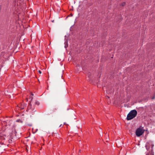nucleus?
<instances>
[{"instance_id":"39448f33","label":"nucleus","mask_w":155,"mask_h":155,"mask_svg":"<svg viewBox=\"0 0 155 155\" xmlns=\"http://www.w3.org/2000/svg\"><path fill=\"white\" fill-rule=\"evenodd\" d=\"M35 104L37 105H38L39 104V103L38 101L36 100Z\"/></svg>"},{"instance_id":"aec40b11","label":"nucleus","mask_w":155,"mask_h":155,"mask_svg":"<svg viewBox=\"0 0 155 155\" xmlns=\"http://www.w3.org/2000/svg\"><path fill=\"white\" fill-rule=\"evenodd\" d=\"M14 1H15V0H14Z\"/></svg>"},{"instance_id":"9b49d317","label":"nucleus","mask_w":155,"mask_h":155,"mask_svg":"<svg viewBox=\"0 0 155 155\" xmlns=\"http://www.w3.org/2000/svg\"><path fill=\"white\" fill-rule=\"evenodd\" d=\"M38 72H39V73H40V74H41V71H40V70H39V71H38Z\"/></svg>"},{"instance_id":"423d86ee","label":"nucleus","mask_w":155,"mask_h":155,"mask_svg":"<svg viewBox=\"0 0 155 155\" xmlns=\"http://www.w3.org/2000/svg\"><path fill=\"white\" fill-rule=\"evenodd\" d=\"M125 5V2H124L122 3L121 5L120 6H124Z\"/></svg>"},{"instance_id":"a211bd4d","label":"nucleus","mask_w":155,"mask_h":155,"mask_svg":"<svg viewBox=\"0 0 155 155\" xmlns=\"http://www.w3.org/2000/svg\"><path fill=\"white\" fill-rule=\"evenodd\" d=\"M81 151V150H79V152H80Z\"/></svg>"},{"instance_id":"20e7f679","label":"nucleus","mask_w":155,"mask_h":155,"mask_svg":"<svg viewBox=\"0 0 155 155\" xmlns=\"http://www.w3.org/2000/svg\"><path fill=\"white\" fill-rule=\"evenodd\" d=\"M146 147L147 150H149L150 149V145L149 144H147L146 145Z\"/></svg>"},{"instance_id":"0eeeda50","label":"nucleus","mask_w":155,"mask_h":155,"mask_svg":"<svg viewBox=\"0 0 155 155\" xmlns=\"http://www.w3.org/2000/svg\"><path fill=\"white\" fill-rule=\"evenodd\" d=\"M24 108H25L24 105H21V106L20 107V108L21 109H23Z\"/></svg>"},{"instance_id":"f257e3e1","label":"nucleus","mask_w":155,"mask_h":155,"mask_svg":"<svg viewBox=\"0 0 155 155\" xmlns=\"http://www.w3.org/2000/svg\"><path fill=\"white\" fill-rule=\"evenodd\" d=\"M137 114V112L136 110H131L127 115V120H130L133 119L136 116Z\"/></svg>"},{"instance_id":"ddd939ff","label":"nucleus","mask_w":155,"mask_h":155,"mask_svg":"<svg viewBox=\"0 0 155 155\" xmlns=\"http://www.w3.org/2000/svg\"><path fill=\"white\" fill-rule=\"evenodd\" d=\"M62 126V124H61L60 126L59 127H61Z\"/></svg>"},{"instance_id":"f8f14e48","label":"nucleus","mask_w":155,"mask_h":155,"mask_svg":"<svg viewBox=\"0 0 155 155\" xmlns=\"http://www.w3.org/2000/svg\"><path fill=\"white\" fill-rule=\"evenodd\" d=\"M33 95H34V94H32V93L31 94V96H33Z\"/></svg>"},{"instance_id":"dca6fc26","label":"nucleus","mask_w":155,"mask_h":155,"mask_svg":"<svg viewBox=\"0 0 155 155\" xmlns=\"http://www.w3.org/2000/svg\"><path fill=\"white\" fill-rule=\"evenodd\" d=\"M153 146H152V147H151V148H153Z\"/></svg>"},{"instance_id":"f3484780","label":"nucleus","mask_w":155,"mask_h":155,"mask_svg":"<svg viewBox=\"0 0 155 155\" xmlns=\"http://www.w3.org/2000/svg\"><path fill=\"white\" fill-rule=\"evenodd\" d=\"M147 155H150V154H147Z\"/></svg>"},{"instance_id":"7ed1b4c3","label":"nucleus","mask_w":155,"mask_h":155,"mask_svg":"<svg viewBox=\"0 0 155 155\" xmlns=\"http://www.w3.org/2000/svg\"><path fill=\"white\" fill-rule=\"evenodd\" d=\"M144 132V130H142L141 128H139L136 130V134L137 137H140L143 134Z\"/></svg>"},{"instance_id":"6ab92c4d","label":"nucleus","mask_w":155,"mask_h":155,"mask_svg":"<svg viewBox=\"0 0 155 155\" xmlns=\"http://www.w3.org/2000/svg\"><path fill=\"white\" fill-rule=\"evenodd\" d=\"M65 124V123H64V124Z\"/></svg>"},{"instance_id":"6e6552de","label":"nucleus","mask_w":155,"mask_h":155,"mask_svg":"<svg viewBox=\"0 0 155 155\" xmlns=\"http://www.w3.org/2000/svg\"><path fill=\"white\" fill-rule=\"evenodd\" d=\"M33 97L32 96H31L30 97V99H31V101L32 100V99H33Z\"/></svg>"},{"instance_id":"4468645a","label":"nucleus","mask_w":155,"mask_h":155,"mask_svg":"<svg viewBox=\"0 0 155 155\" xmlns=\"http://www.w3.org/2000/svg\"><path fill=\"white\" fill-rule=\"evenodd\" d=\"M54 20H53L52 21V22H54Z\"/></svg>"},{"instance_id":"2eb2a0df","label":"nucleus","mask_w":155,"mask_h":155,"mask_svg":"<svg viewBox=\"0 0 155 155\" xmlns=\"http://www.w3.org/2000/svg\"><path fill=\"white\" fill-rule=\"evenodd\" d=\"M56 110V109H54V111H55V110Z\"/></svg>"},{"instance_id":"9d476101","label":"nucleus","mask_w":155,"mask_h":155,"mask_svg":"<svg viewBox=\"0 0 155 155\" xmlns=\"http://www.w3.org/2000/svg\"><path fill=\"white\" fill-rule=\"evenodd\" d=\"M155 98V95H154L153 97H152V99H154Z\"/></svg>"},{"instance_id":"f03ea898","label":"nucleus","mask_w":155,"mask_h":155,"mask_svg":"<svg viewBox=\"0 0 155 155\" xmlns=\"http://www.w3.org/2000/svg\"><path fill=\"white\" fill-rule=\"evenodd\" d=\"M35 107L34 106L33 107H32V105L30 103L28 106V110L31 112V114L33 115L34 112L36 111V110H35Z\"/></svg>"},{"instance_id":"1a4fd4ad","label":"nucleus","mask_w":155,"mask_h":155,"mask_svg":"<svg viewBox=\"0 0 155 155\" xmlns=\"http://www.w3.org/2000/svg\"><path fill=\"white\" fill-rule=\"evenodd\" d=\"M150 155H154L153 152V151H152L150 153Z\"/></svg>"}]
</instances>
